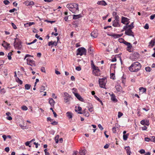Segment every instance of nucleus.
<instances>
[{
    "label": "nucleus",
    "instance_id": "f257e3e1",
    "mask_svg": "<svg viewBox=\"0 0 155 155\" xmlns=\"http://www.w3.org/2000/svg\"><path fill=\"white\" fill-rule=\"evenodd\" d=\"M141 68V64L138 62H134L129 68L131 72H136L139 70Z\"/></svg>",
    "mask_w": 155,
    "mask_h": 155
},
{
    "label": "nucleus",
    "instance_id": "f03ea898",
    "mask_svg": "<svg viewBox=\"0 0 155 155\" xmlns=\"http://www.w3.org/2000/svg\"><path fill=\"white\" fill-rule=\"evenodd\" d=\"M66 7L74 13H76L79 11L78 5L76 3L68 4L66 5Z\"/></svg>",
    "mask_w": 155,
    "mask_h": 155
},
{
    "label": "nucleus",
    "instance_id": "7ed1b4c3",
    "mask_svg": "<svg viewBox=\"0 0 155 155\" xmlns=\"http://www.w3.org/2000/svg\"><path fill=\"white\" fill-rule=\"evenodd\" d=\"M107 82V79L106 78H104L101 79H99V83L100 86L101 88H105V85Z\"/></svg>",
    "mask_w": 155,
    "mask_h": 155
},
{
    "label": "nucleus",
    "instance_id": "20e7f679",
    "mask_svg": "<svg viewBox=\"0 0 155 155\" xmlns=\"http://www.w3.org/2000/svg\"><path fill=\"white\" fill-rule=\"evenodd\" d=\"M124 29L125 30V34L126 35L134 37V33L132 31L131 29L127 28V26H124Z\"/></svg>",
    "mask_w": 155,
    "mask_h": 155
},
{
    "label": "nucleus",
    "instance_id": "39448f33",
    "mask_svg": "<svg viewBox=\"0 0 155 155\" xmlns=\"http://www.w3.org/2000/svg\"><path fill=\"white\" fill-rule=\"evenodd\" d=\"M86 50L84 48H78L77 50V55H80L81 56L84 54L86 55Z\"/></svg>",
    "mask_w": 155,
    "mask_h": 155
},
{
    "label": "nucleus",
    "instance_id": "423d86ee",
    "mask_svg": "<svg viewBox=\"0 0 155 155\" xmlns=\"http://www.w3.org/2000/svg\"><path fill=\"white\" fill-rule=\"evenodd\" d=\"M21 44V41H18L17 42H15V43H14V46L15 49L22 50L23 48Z\"/></svg>",
    "mask_w": 155,
    "mask_h": 155
},
{
    "label": "nucleus",
    "instance_id": "0eeeda50",
    "mask_svg": "<svg viewBox=\"0 0 155 155\" xmlns=\"http://www.w3.org/2000/svg\"><path fill=\"white\" fill-rule=\"evenodd\" d=\"M27 61V64L30 65L32 67L35 66V61L33 60H31L29 58H28L26 59Z\"/></svg>",
    "mask_w": 155,
    "mask_h": 155
},
{
    "label": "nucleus",
    "instance_id": "6e6552de",
    "mask_svg": "<svg viewBox=\"0 0 155 155\" xmlns=\"http://www.w3.org/2000/svg\"><path fill=\"white\" fill-rule=\"evenodd\" d=\"M129 19L123 16L122 17L121 23L123 24L128 25L129 23Z\"/></svg>",
    "mask_w": 155,
    "mask_h": 155
},
{
    "label": "nucleus",
    "instance_id": "1a4fd4ad",
    "mask_svg": "<svg viewBox=\"0 0 155 155\" xmlns=\"http://www.w3.org/2000/svg\"><path fill=\"white\" fill-rule=\"evenodd\" d=\"M123 35V34H117L112 33L109 34L108 35L114 38V39H116L121 37Z\"/></svg>",
    "mask_w": 155,
    "mask_h": 155
},
{
    "label": "nucleus",
    "instance_id": "9d476101",
    "mask_svg": "<svg viewBox=\"0 0 155 155\" xmlns=\"http://www.w3.org/2000/svg\"><path fill=\"white\" fill-rule=\"evenodd\" d=\"M73 93L74 94L75 97L78 99L79 101H83L84 99L81 97L78 93L73 92Z\"/></svg>",
    "mask_w": 155,
    "mask_h": 155
},
{
    "label": "nucleus",
    "instance_id": "9b49d317",
    "mask_svg": "<svg viewBox=\"0 0 155 155\" xmlns=\"http://www.w3.org/2000/svg\"><path fill=\"white\" fill-rule=\"evenodd\" d=\"M64 95H65L64 101L66 103L69 101L70 97H69V94L66 92L64 93Z\"/></svg>",
    "mask_w": 155,
    "mask_h": 155
},
{
    "label": "nucleus",
    "instance_id": "f8f14e48",
    "mask_svg": "<svg viewBox=\"0 0 155 155\" xmlns=\"http://www.w3.org/2000/svg\"><path fill=\"white\" fill-rule=\"evenodd\" d=\"M120 21L118 22L117 21L114 20L113 21V26L115 27H120V25L119 24Z\"/></svg>",
    "mask_w": 155,
    "mask_h": 155
},
{
    "label": "nucleus",
    "instance_id": "ddd939ff",
    "mask_svg": "<svg viewBox=\"0 0 155 155\" xmlns=\"http://www.w3.org/2000/svg\"><path fill=\"white\" fill-rule=\"evenodd\" d=\"M3 43L2 44V45L4 48H10V44L8 43L5 41H3Z\"/></svg>",
    "mask_w": 155,
    "mask_h": 155
},
{
    "label": "nucleus",
    "instance_id": "4468645a",
    "mask_svg": "<svg viewBox=\"0 0 155 155\" xmlns=\"http://www.w3.org/2000/svg\"><path fill=\"white\" fill-rule=\"evenodd\" d=\"M25 5L27 6H31L34 5L35 3L34 2L32 1H29L27 0L25 2Z\"/></svg>",
    "mask_w": 155,
    "mask_h": 155
},
{
    "label": "nucleus",
    "instance_id": "2eb2a0df",
    "mask_svg": "<svg viewBox=\"0 0 155 155\" xmlns=\"http://www.w3.org/2000/svg\"><path fill=\"white\" fill-rule=\"evenodd\" d=\"M98 35V33L96 31H93L91 33V36L94 38H97Z\"/></svg>",
    "mask_w": 155,
    "mask_h": 155
},
{
    "label": "nucleus",
    "instance_id": "dca6fc26",
    "mask_svg": "<svg viewBox=\"0 0 155 155\" xmlns=\"http://www.w3.org/2000/svg\"><path fill=\"white\" fill-rule=\"evenodd\" d=\"M100 70L99 69H97L96 71H94V70H93V74L95 76H98L100 75Z\"/></svg>",
    "mask_w": 155,
    "mask_h": 155
},
{
    "label": "nucleus",
    "instance_id": "f3484780",
    "mask_svg": "<svg viewBox=\"0 0 155 155\" xmlns=\"http://www.w3.org/2000/svg\"><path fill=\"white\" fill-rule=\"evenodd\" d=\"M110 95L111 96V99L112 101L115 102L117 101V100L116 98V97L114 94H112Z\"/></svg>",
    "mask_w": 155,
    "mask_h": 155
},
{
    "label": "nucleus",
    "instance_id": "a211bd4d",
    "mask_svg": "<svg viewBox=\"0 0 155 155\" xmlns=\"http://www.w3.org/2000/svg\"><path fill=\"white\" fill-rule=\"evenodd\" d=\"M58 44V41L55 42V41H50L48 43V45L49 46H50L51 45H54L55 46H56Z\"/></svg>",
    "mask_w": 155,
    "mask_h": 155
},
{
    "label": "nucleus",
    "instance_id": "6ab92c4d",
    "mask_svg": "<svg viewBox=\"0 0 155 155\" xmlns=\"http://www.w3.org/2000/svg\"><path fill=\"white\" fill-rule=\"evenodd\" d=\"M115 88L117 91H122L123 92H124L122 91V87L120 85H117L115 86Z\"/></svg>",
    "mask_w": 155,
    "mask_h": 155
},
{
    "label": "nucleus",
    "instance_id": "aec40b11",
    "mask_svg": "<svg viewBox=\"0 0 155 155\" xmlns=\"http://www.w3.org/2000/svg\"><path fill=\"white\" fill-rule=\"evenodd\" d=\"M97 4L102 5L105 6L107 5L106 3L104 1H98Z\"/></svg>",
    "mask_w": 155,
    "mask_h": 155
},
{
    "label": "nucleus",
    "instance_id": "412c9836",
    "mask_svg": "<svg viewBox=\"0 0 155 155\" xmlns=\"http://www.w3.org/2000/svg\"><path fill=\"white\" fill-rule=\"evenodd\" d=\"M49 103L52 106H54L55 101L52 98L49 99Z\"/></svg>",
    "mask_w": 155,
    "mask_h": 155
},
{
    "label": "nucleus",
    "instance_id": "4be33fe9",
    "mask_svg": "<svg viewBox=\"0 0 155 155\" xmlns=\"http://www.w3.org/2000/svg\"><path fill=\"white\" fill-rule=\"evenodd\" d=\"M124 149L126 150L127 152V153H131L130 148L129 146L125 147H124Z\"/></svg>",
    "mask_w": 155,
    "mask_h": 155
},
{
    "label": "nucleus",
    "instance_id": "5701e85b",
    "mask_svg": "<svg viewBox=\"0 0 155 155\" xmlns=\"http://www.w3.org/2000/svg\"><path fill=\"white\" fill-rule=\"evenodd\" d=\"M78 114H83L86 117H88L89 116V114L88 112L85 111V110H84V112L83 113L81 112H79L78 113Z\"/></svg>",
    "mask_w": 155,
    "mask_h": 155
},
{
    "label": "nucleus",
    "instance_id": "b1692460",
    "mask_svg": "<svg viewBox=\"0 0 155 155\" xmlns=\"http://www.w3.org/2000/svg\"><path fill=\"white\" fill-rule=\"evenodd\" d=\"M86 150L85 149L81 150H80L79 153L81 155H85Z\"/></svg>",
    "mask_w": 155,
    "mask_h": 155
},
{
    "label": "nucleus",
    "instance_id": "393cba45",
    "mask_svg": "<svg viewBox=\"0 0 155 155\" xmlns=\"http://www.w3.org/2000/svg\"><path fill=\"white\" fill-rule=\"evenodd\" d=\"M47 87V86H41L40 88V92H43L45 90V87Z\"/></svg>",
    "mask_w": 155,
    "mask_h": 155
},
{
    "label": "nucleus",
    "instance_id": "a878e982",
    "mask_svg": "<svg viewBox=\"0 0 155 155\" xmlns=\"http://www.w3.org/2000/svg\"><path fill=\"white\" fill-rule=\"evenodd\" d=\"M81 16L80 15H73V19H76L80 18Z\"/></svg>",
    "mask_w": 155,
    "mask_h": 155
},
{
    "label": "nucleus",
    "instance_id": "bb28decb",
    "mask_svg": "<svg viewBox=\"0 0 155 155\" xmlns=\"http://www.w3.org/2000/svg\"><path fill=\"white\" fill-rule=\"evenodd\" d=\"M139 57V54L137 53H134L132 55V57L134 59H136L138 58Z\"/></svg>",
    "mask_w": 155,
    "mask_h": 155
},
{
    "label": "nucleus",
    "instance_id": "cd10ccee",
    "mask_svg": "<svg viewBox=\"0 0 155 155\" xmlns=\"http://www.w3.org/2000/svg\"><path fill=\"white\" fill-rule=\"evenodd\" d=\"M67 116L69 118H72V113L70 112H68L66 113Z\"/></svg>",
    "mask_w": 155,
    "mask_h": 155
},
{
    "label": "nucleus",
    "instance_id": "c85d7f7f",
    "mask_svg": "<svg viewBox=\"0 0 155 155\" xmlns=\"http://www.w3.org/2000/svg\"><path fill=\"white\" fill-rule=\"evenodd\" d=\"M125 26H127V28H129L132 29L134 27V26H133V22H132L131 24L129 25H126Z\"/></svg>",
    "mask_w": 155,
    "mask_h": 155
},
{
    "label": "nucleus",
    "instance_id": "c756f323",
    "mask_svg": "<svg viewBox=\"0 0 155 155\" xmlns=\"http://www.w3.org/2000/svg\"><path fill=\"white\" fill-rule=\"evenodd\" d=\"M92 65V68L93 69V70H94V71H96L97 70V69H99L94 64H91Z\"/></svg>",
    "mask_w": 155,
    "mask_h": 155
},
{
    "label": "nucleus",
    "instance_id": "7c9ffc66",
    "mask_svg": "<svg viewBox=\"0 0 155 155\" xmlns=\"http://www.w3.org/2000/svg\"><path fill=\"white\" fill-rule=\"evenodd\" d=\"M154 43H155V41H154V40H152L149 42L150 45H149V46H150L151 47H152L153 46V45L154 44Z\"/></svg>",
    "mask_w": 155,
    "mask_h": 155
},
{
    "label": "nucleus",
    "instance_id": "2f4dec72",
    "mask_svg": "<svg viewBox=\"0 0 155 155\" xmlns=\"http://www.w3.org/2000/svg\"><path fill=\"white\" fill-rule=\"evenodd\" d=\"M31 87V85H30L28 84H25V89L26 90H28L30 89Z\"/></svg>",
    "mask_w": 155,
    "mask_h": 155
},
{
    "label": "nucleus",
    "instance_id": "473e14b6",
    "mask_svg": "<svg viewBox=\"0 0 155 155\" xmlns=\"http://www.w3.org/2000/svg\"><path fill=\"white\" fill-rule=\"evenodd\" d=\"M128 135V134H124L123 136V139L125 140H127Z\"/></svg>",
    "mask_w": 155,
    "mask_h": 155
},
{
    "label": "nucleus",
    "instance_id": "72a5a7b5",
    "mask_svg": "<svg viewBox=\"0 0 155 155\" xmlns=\"http://www.w3.org/2000/svg\"><path fill=\"white\" fill-rule=\"evenodd\" d=\"M12 52H9L7 56L8 58V59L9 60H11V59H12L11 55H12Z\"/></svg>",
    "mask_w": 155,
    "mask_h": 155
},
{
    "label": "nucleus",
    "instance_id": "f704fd0d",
    "mask_svg": "<svg viewBox=\"0 0 155 155\" xmlns=\"http://www.w3.org/2000/svg\"><path fill=\"white\" fill-rule=\"evenodd\" d=\"M145 69L146 71L148 72H150L151 71V68L149 67H146L145 68Z\"/></svg>",
    "mask_w": 155,
    "mask_h": 155
},
{
    "label": "nucleus",
    "instance_id": "c9c22d12",
    "mask_svg": "<svg viewBox=\"0 0 155 155\" xmlns=\"http://www.w3.org/2000/svg\"><path fill=\"white\" fill-rule=\"evenodd\" d=\"M16 81L18 83L20 84H22V81L18 78L16 79Z\"/></svg>",
    "mask_w": 155,
    "mask_h": 155
},
{
    "label": "nucleus",
    "instance_id": "e433bc0d",
    "mask_svg": "<svg viewBox=\"0 0 155 155\" xmlns=\"http://www.w3.org/2000/svg\"><path fill=\"white\" fill-rule=\"evenodd\" d=\"M139 89L140 91H141L142 92H143V93L146 92V89L144 88L143 87H140Z\"/></svg>",
    "mask_w": 155,
    "mask_h": 155
},
{
    "label": "nucleus",
    "instance_id": "4c0bfd02",
    "mask_svg": "<svg viewBox=\"0 0 155 155\" xmlns=\"http://www.w3.org/2000/svg\"><path fill=\"white\" fill-rule=\"evenodd\" d=\"M37 39H35L33 41L30 43H26V44L27 45H30L31 44H33L35 42L37 41Z\"/></svg>",
    "mask_w": 155,
    "mask_h": 155
},
{
    "label": "nucleus",
    "instance_id": "58836bf2",
    "mask_svg": "<svg viewBox=\"0 0 155 155\" xmlns=\"http://www.w3.org/2000/svg\"><path fill=\"white\" fill-rule=\"evenodd\" d=\"M110 76L111 78H112L113 80L115 79V74L114 73H111L110 75Z\"/></svg>",
    "mask_w": 155,
    "mask_h": 155
},
{
    "label": "nucleus",
    "instance_id": "ea45409f",
    "mask_svg": "<svg viewBox=\"0 0 155 155\" xmlns=\"http://www.w3.org/2000/svg\"><path fill=\"white\" fill-rule=\"evenodd\" d=\"M21 109L23 110H26L28 109V108L26 106H23L21 107Z\"/></svg>",
    "mask_w": 155,
    "mask_h": 155
},
{
    "label": "nucleus",
    "instance_id": "a19ab883",
    "mask_svg": "<svg viewBox=\"0 0 155 155\" xmlns=\"http://www.w3.org/2000/svg\"><path fill=\"white\" fill-rule=\"evenodd\" d=\"M30 143V141H27L25 143V145L26 146H28L29 147H31V146L29 145V144Z\"/></svg>",
    "mask_w": 155,
    "mask_h": 155
},
{
    "label": "nucleus",
    "instance_id": "79ce46f5",
    "mask_svg": "<svg viewBox=\"0 0 155 155\" xmlns=\"http://www.w3.org/2000/svg\"><path fill=\"white\" fill-rule=\"evenodd\" d=\"M3 2L4 3V4L5 5H8L9 3L10 2H9V1L8 0H4V1H3Z\"/></svg>",
    "mask_w": 155,
    "mask_h": 155
},
{
    "label": "nucleus",
    "instance_id": "37998d69",
    "mask_svg": "<svg viewBox=\"0 0 155 155\" xmlns=\"http://www.w3.org/2000/svg\"><path fill=\"white\" fill-rule=\"evenodd\" d=\"M123 115V114L121 112H118V117L120 118L121 116H122Z\"/></svg>",
    "mask_w": 155,
    "mask_h": 155
},
{
    "label": "nucleus",
    "instance_id": "c03bdc74",
    "mask_svg": "<svg viewBox=\"0 0 155 155\" xmlns=\"http://www.w3.org/2000/svg\"><path fill=\"white\" fill-rule=\"evenodd\" d=\"M11 24L14 29H16L17 28V27L14 23L12 22Z\"/></svg>",
    "mask_w": 155,
    "mask_h": 155
},
{
    "label": "nucleus",
    "instance_id": "a18cd8bd",
    "mask_svg": "<svg viewBox=\"0 0 155 155\" xmlns=\"http://www.w3.org/2000/svg\"><path fill=\"white\" fill-rule=\"evenodd\" d=\"M144 28L145 29H148L149 28L148 24L147 23L144 26Z\"/></svg>",
    "mask_w": 155,
    "mask_h": 155
},
{
    "label": "nucleus",
    "instance_id": "49530a36",
    "mask_svg": "<svg viewBox=\"0 0 155 155\" xmlns=\"http://www.w3.org/2000/svg\"><path fill=\"white\" fill-rule=\"evenodd\" d=\"M118 41L120 43H123L124 42V40L122 38H120L119 39Z\"/></svg>",
    "mask_w": 155,
    "mask_h": 155
},
{
    "label": "nucleus",
    "instance_id": "de8ad7c7",
    "mask_svg": "<svg viewBox=\"0 0 155 155\" xmlns=\"http://www.w3.org/2000/svg\"><path fill=\"white\" fill-rule=\"evenodd\" d=\"M17 9L15 8H14L12 9H11L9 10V12L11 13L14 12L15 11H17Z\"/></svg>",
    "mask_w": 155,
    "mask_h": 155
},
{
    "label": "nucleus",
    "instance_id": "09e8293b",
    "mask_svg": "<svg viewBox=\"0 0 155 155\" xmlns=\"http://www.w3.org/2000/svg\"><path fill=\"white\" fill-rule=\"evenodd\" d=\"M139 152L141 154L144 153H145V150L143 149H141L139 151Z\"/></svg>",
    "mask_w": 155,
    "mask_h": 155
},
{
    "label": "nucleus",
    "instance_id": "8fccbe9b",
    "mask_svg": "<svg viewBox=\"0 0 155 155\" xmlns=\"http://www.w3.org/2000/svg\"><path fill=\"white\" fill-rule=\"evenodd\" d=\"M41 71L43 72H45V70L44 67H42L41 68Z\"/></svg>",
    "mask_w": 155,
    "mask_h": 155
},
{
    "label": "nucleus",
    "instance_id": "3c124183",
    "mask_svg": "<svg viewBox=\"0 0 155 155\" xmlns=\"http://www.w3.org/2000/svg\"><path fill=\"white\" fill-rule=\"evenodd\" d=\"M115 17V20H116V21H118V22H119V21H120V20H119V17L118 16H116V17Z\"/></svg>",
    "mask_w": 155,
    "mask_h": 155
},
{
    "label": "nucleus",
    "instance_id": "603ef678",
    "mask_svg": "<svg viewBox=\"0 0 155 155\" xmlns=\"http://www.w3.org/2000/svg\"><path fill=\"white\" fill-rule=\"evenodd\" d=\"M150 140L153 142L155 141V137L153 136L151 137V138L150 139Z\"/></svg>",
    "mask_w": 155,
    "mask_h": 155
},
{
    "label": "nucleus",
    "instance_id": "864d4df0",
    "mask_svg": "<svg viewBox=\"0 0 155 155\" xmlns=\"http://www.w3.org/2000/svg\"><path fill=\"white\" fill-rule=\"evenodd\" d=\"M47 149H45L44 150V151L45 153V155H49V153L47 152Z\"/></svg>",
    "mask_w": 155,
    "mask_h": 155
},
{
    "label": "nucleus",
    "instance_id": "5fc2aeb1",
    "mask_svg": "<svg viewBox=\"0 0 155 155\" xmlns=\"http://www.w3.org/2000/svg\"><path fill=\"white\" fill-rule=\"evenodd\" d=\"M98 127H99V128L101 130H103L104 129L102 126L100 124H99L98 125Z\"/></svg>",
    "mask_w": 155,
    "mask_h": 155
},
{
    "label": "nucleus",
    "instance_id": "6e6d98bb",
    "mask_svg": "<svg viewBox=\"0 0 155 155\" xmlns=\"http://www.w3.org/2000/svg\"><path fill=\"white\" fill-rule=\"evenodd\" d=\"M51 124L52 125H56L58 124V122H56V121H54L51 122Z\"/></svg>",
    "mask_w": 155,
    "mask_h": 155
},
{
    "label": "nucleus",
    "instance_id": "4d7b16f0",
    "mask_svg": "<svg viewBox=\"0 0 155 155\" xmlns=\"http://www.w3.org/2000/svg\"><path fill=\"white\" fill-rule=\"evenodd\" d=\"M140 123L142 125H144L145 124V120H143L140 121Z\"/></svg>",
    "mask_w": 155,
    "mask_h": 155
},
{
    "label": "nucleus",
    "instance_id": "13d9d810",
    "mask_svg": "<svg viewBox=\"0 0 155 155\" xmlns=\"http://www.w3.org/2000/svg\"><path fill=\"white\" fill-rule=\"evenodd\" d=\"M33 57V56H31L30 54H27L25 56V58H24L25 59V58H27V57Z\"/></svg>",
    "mask_w": 155,
    "mask_h": 155
},
{
    "label": "nucleus",
    "instance_id": "bf43d9fd",
    "mask_svg": "<svg viewBox=\"0 0 155 155\" xmlns=\"http://www.w3.org/2000/svg\"><path fill=\"white\" fill-rule=\"evenodd\" d=\"M123 43L124 44H125V45H130V43L127 42V41H126L125 40H124V42Z\"/></svg>",
    "mask_w": 155,
    "mask_h": 155
},
{
    "label": "nucleus",
    "instance_id": "052dcab7",
    "mask_svg": "<svg viewBox=\"0 0 155 155\" xmlns=\"http://www.w3.org/2000/svg\"><path fill=\"white\" fill-rule=\"evenodd\" d=\"M28 26H30L32 25L35 24V23L34 22H30L28 23Z\"/></svg>",
    "mask_w": 155,
    "mask_h": 155
},
{
    "label": "nucleus",
    "instance_id": "680f3d73",
    "mask_svg": "<svg viewBox=\"0 0 155 155\" xmlns=\"http://www.w3.org/2000/svg\"><path fill=\"white\" fill-rule=\"evenodd\" d=\"M155 18V14H154L153 15H151L150 16V19L151 20H153L154 19V18Z\"/></svg>",
    "mask_w": 155,
    "mask_h": 155
},
{
    "label": "nucleus",
    "instance_id": "e2e57ef3",
    "mask_svg": "<svg viewBox=\"0 0 155 155\" xmlns=\"http://www.w3.org/2000/svg\"><path fill=\"white\" fill-rule=\"evenodd\" d=\"M15 41L14 42V43H15V42H17L18 41H21L20 40H19V39L18 38H14Z\"/></svg>",
    "mask_w": 155,
    "mask_h": 155
},
{
    "label": "nucleus",
    "instance_id": "0e129e2a",
    "mask_svg": "<svg viewBox=\"0 0 155 155\" xmlns=\"http://www.w3.org/2000/svg\"><path fill=\"white\" fill-rule=\"evenodd\" d=\"M47 120L48 121H50V122H51L53 120L50 117H48L47 118Z\"/></svg>",
    "mask_w": 155,
    "mask_h": 155
},
{
    "label": "nucleus",
    "instance_id": "69168bd1",
    "mask_svg": "<svg viewBox=\"0 0 155 155\" xmlns=\"http://www.w3.org/2000/svg\"><path fill=\"white\" fill-rule=\"evenodd\" d=\"M146 141H149L150 140V139L148 137H145L144 139Z\"/></svg>",
    "mask_w": 155,
    "mask_h": 155
},
{
    "label": "nucleus",
    "instance_id": "338daca9",
    "mask_svg": "<svg viewBox=\"0 0 155 155\" xmlns=\"http://www.w3.org/2000/svg\"><path fill=\"white\" fill-rule=\"evenodd\" d=\"M88 53H89L90 54L92 52V50L91 49V48H90L88 49Z\"/></svg>",
    "mask_w": 155,
    "mask_h": 155
},
{
    "label": "nucleus",
    "instance_id": "774afa93",
    "mask_svg": "<svg viewBox=\"0 0 155 155\" xmlns=\"http://www.w3.org/2000/svg\"><path fill=\"white\" fill-rule=\"evenodd\" d=\"M5 150L7 152H8L9 151V148L8 147H6Z\"/></svg>",
    "mask_w": 155,
    "mask_h": 155
}]
</instances>
